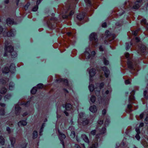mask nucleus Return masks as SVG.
Listing matches in <instances>:
<instances>
[{"mask_svg": "<svg viewBox=\"0 0 148 148\" xmlns=\"http://www.w3.org/2000/svg\"><path fill=\"white\" fill-rule=\"evenodd\" d=\"M38 88H42L43 87V84H39L37 86Z\"/></svg>", "mask_w": 148, "mask_h": 148, "instance_id": "obj_40", "label": "nucleus"}, {"mask_svg": "<svg viewBox=\"0 0 148 148\" xmlns=\"http://www.w3.org/2000/svg\"><path fill=\"white\" fill-rule=\"evenodd\" d=\"M140 134H137L135 136V137L138 140H139L140 139V136L139 135Z\"/></svg>", "mask_w": 148, "mask_h": 148, "instance_id": "obj_45", "label": "nucleus"}, {"mask_svg": "<svg viewBox=\"0 0 148 148\" xmlns=\"http://www.w3.org/2000/svg\"><path fill=\"white\" fill-rule=\"evenodd\" d=\"M84 1L86 3H88L89 4H90L91 2L90 0H84Z\"/></svg>", "mask_w": 148, "mask_h": 148, "instance_id": "obj_59", "label": "nucleus"}, {"mask_svg": "<svg viewBox=\"0 0 148 148\" xmlns=\"http://www.w3.org/2000/svg\"><path fill=\"white\" fill-rule=\"evenodd\" d=\"M37 91V88L36 87H33L31 91V93L33 94H34Z\"/></svg>", "mask_w": 148, "mask_h": 148, "instance_id": "obj_29", "label": "nucleus"}, {"mask_svg": "<svg viewBox=\"0 0 148 148\" xmlns=\"http://www.w3.org/2000/svg\"><path fill=\"white\" fill-rule=\"evenodd\" d=\"M102 131H103V132H101V133H102V134H104V133H105L106 132V129L104 127V128H102Z\"/></svg>", "mask_w": 148, "mask_h": 148, "instance_id": "obj_60", "label": "nucleus"}, {"mask_svg": "<svg viewBox=\"0 0 148 148\" xmlns=\"http://www.w3.org/2000/svg\"><path fill=\"white\" fill-rule=\"evenodd\" d=\"M136 131L137 132V134H140V131L139 129L138 128V127L136 128Z\"/></svg>", "mask_w": 148, "mask_h": 148, "instance_id": "obj_51", "label": "nucleus"}, {"mask_svg": "<svg viewBox=\"0 0 148 148\" xmlns=\"http://www.w3.org/2000/svg\"><path fill=\"white\" fill-rule=\"evenodd\" d=\"M126 50H128L130 48V46L129 45V44L128 43H126Z\"/></svg>", "mask_w": 148, "mask_h": 148, "instance_id": "obj_43", "label": "nucleus"}, {"mask_svg": "<svg viewBox=\"0 0 148 148\" xmlns=\"http://www.w3.org/2000/svg\"><path fill=\"white\" fill-rule=\"evenodd\" d=\"M102 68L104 72L105 75L106 77H108L110 73L109 70L108 69H107L106 67L105 66L103 67Z\"/></svg>", "mask_w": 148, "mask_h": 148, "instance_id": "obj_8", "label": "nucleus"}, {"mask_svg": "<svg viewBox=\"0 0 148 148\" xmlns=\"http://www.w3.org/2000/svg\"><path fill=\"white\" fill-rule=\"evenodd\" d=\"M125 84H130V82L129 80H125Z\"/></svg>", "mask_w": 148, "mask_h": 148, "instance_id": "obj_61", "label": "nucleus"}, {"mask_svg": "<svg viewBox=\"0 0 148 148\" xmlns=\"http://www.w3.org/2000/svg\"><path fill=\"white\" fill-rule=\"evenodd\" d=\"M90 39L92 41L93 44L95 45H96L97 42L98 41L97 36L96 33H92L90 36Z\"/></svg>", "mask_w": 148, "mask_h": 148, "instance_id": "obj_5", "label": "nucleus"}, {"mask_svg": "<svg viewBox=\"0 0 148 148\" xmlns=\"http://www.w3.org/2000/svg\"><path fill=\"white\" fill-rule=\"evenodd\" d=\"M136 64V62L132 60H128L127 65L128 68L130 69L135 70V66Z\"/></svg>", "mask_w": 148, "mask_h": 148, "instance_id": "obj_3", "label": "nucleus"}, {"mask_svg": "<svg viewBox=\"0 0 148 148\" xmlns=\"http://www.w3.org/2000/svg\"><path fill=\"white\" fill-rule=\"evenodd\" d=\"M38 136L37 132L35 131H34L33 133V138H35Z\"/></svg>", "mask_w": 148, "mask_h": 148, "instance_id": "obj_30", "label": "nucleus"}, {"mask_svg": "<svg viewBox=\"0 0 148 148\" xmlns=\"http://www.w3.org/2000/svg\"><path fill=\"white\" fill-rule=\"evenodd\" d=\"M74 13V11L73 10H71L70 13L69 15V16H71L73 15Z\"/></svg>", "mask_w": 148, "mask_h": 148, "instance_id": "obj_53", "label": "nucleus"}, {"mask_svg": "<svg viewBox=\"0 0 148 148\" xmlns=\"http://www.w3.org/2000/svg\"><path fill=\"white\" fill-rule=\"evenodd\" d=\"M96 53L95 51H93L91 53V55L92 56L94 57L96 54Z\"/></svg>", "mask_w": 148, "mask_h": 148, "instance_id": "obj_54", "label": "nucleus"}, {"mask_svg": "<svg viewBox=\"0 0 148 148\" xmlns=\"http://www.w3.org/2000/svg\"><path fill=\"white\" fill-rule=\"evenodd\" d=\"M89 109L90 111L93 113L95 112L97 110V107L95 105L90 106Z\"/></svg>", "mask_w": 148, "mask_h": 148, "instance_id": "obj_11", "label": "nucleus"}, {"mask_svg": "<svg viewBox=\"0 0 148 148\" xmlns=\"http://www.w3.org/2000/svg\"><path fill=\"white\" fill-rule=\"evenodd\" d=\"M144 114L143 113H142L139 116V117L140 119H142L144 116Z\"/></svg>", "mask_w": 148, "mask_h": 148, "instance_id": "obj_58", "label": "nucleus"}, {"mask_svg": "<svg viewBox=\"0 0 148 148\" xmlns=\"http://www.w3.org/2000/svg\"><path fill=\"white\" fill-rule=\"evenodd\" d=\"M59 136L58 137L60 140L61 141V143L64 146V143L63 141L66 137V136L64 134L61 133L59 131H58Z\"/></svg>", "mask_w": 148, "mask_h": 148, "instance_id": "obj_7", "label": "nucleus"}, {"mask_svg": "<svg viewBox=\"0 0 148 148\" xmlns=\"http://www.w3.org/2000/svg\"><path fill=\"white\" fill-rule=\"evenodd\" d=\"M5 143V140L1 136H0V143L2 145H3Z\"/></svg>", "mask_w": 148, "mask_h": 148, "instance_id": "obj_28", "label": "nucleus"}, {"mask_svg": "<svg viewBox=\"0 0 148 148\" xmlns=\"http://www.w3.org/2000/svg\"><path fill=\"white\" fill-rule=\"evenodd\" d=\"M71 136H72L73 137H74L75 136V133L74 131H72L71 133Z\"/></svg>", "mask_w": 148, "mask_h": 148, "instance_id": "obj_57", "label": "nucleus"}, {"mask_svg": "<svg viewBox=\"0 0 148 148\" xmlns=\"http://www.w3.org/2000/svg\"><path fill=\"white\" fill-rule=\"evenodd\" d=\"M145 123L146 124H148V116H146L145 119Z\"/></svg>", "mask_w": 148, "mask_h": 148, "instance_id": "obj_46", "label": "nucleus"}, {"mask_svg": "<svg viewBox=\"0 0 148 148\" xmlns=\"http://www.w3.org/2000/svg\"><path fill=\"white\" fill-rule=\"evenodd\" d=\"M97 143H96L95 144H93L92 146L90 147L89 148H96L97 146Z\"/></svg>", "mask_w": 148, "mask_h": 148, "instance_id": "obj_37", "label": "nucleus"}, {"mask_svg": "<svg viewBox=\"0 0 148 148\" xmlns=\"http://www.w3.org/2000/svg\"><path fill=\"white\" fill-rule=\"evenodd\" d=\"M15 69V66L14 64L12 63L10 66V71L11 72H13Z\"/></svg>", "mask_w": 148, "mask_h": 148, "instance_id": "obj_18", "label": "nucleus"}, {"mask_svg": "<svg viewBox=\"0 0 148 148\" xmlns=\"http://www.w3.org/2000/svg\"><path fill=\"white\" fill-rule=\"evenodd\" d=\"M84 15L83 14H79L77 16V18L79 21H81L83 19Z\"/></svg>", "mask_w": 148, "mask_h": 148, "instance_id": "obj_19", "label": "nucleus"}, {"mask_svg": "<svg viewBox=\"0 0 148 148\" xmlns=\"http://www.w3.org/2000/svg\"><path fill=\"white\" fill-rule=\"evenodd\" d=\"M134 100V97L133 95H130L129 97V103H130L128 105L127 109V112H130L132 111V110L131 109L132 106L131 104L132 101Z\"/></svg>", "mask_w": 148, "mask_h": 148, "instance_id": "obj_4", "label": "nucleus"}, {"mask_svg": "<svg viewBox=\"0 0 148 148\" xmlns=\"http://www.w3.org/2000/svg\"><path fill=\"white\" fill-rule=\"evenodd\" d=\"M27 144L25 143L21 146L18 145L17 148H25L27 146Z\"/></svg>", "mask_w": 148, "mask_h": 148, "instance_id": "obj_31", "label": "nucleus"}, {"mask_svg": "<svg viewBox=\"0 0 148 148\" xmlns=\"http://www.w3.org/2000/svg\"><path fill=\"white\" fill-rule=\"evenodd\" d=\"M10 71L9 68L7 66L5 67L2 69V71L3 73H7Z\"/></svg>", "mask_w": 148, "mask_h": 148, "instance_id": "obj_13", "label": "nucleus"}, {"mask_svg": "<svg viewBox=\"0 0 148 148\" xmlns=\"http://www.w3.org/2000/svg\"><path fill=\"white\" fill-rule=\"evenodd\" d=\"M89 88L90 91H93L94 89L93 85L92 84L90 85L89 86Z\"/></svg>", "mask_w": 148, "mask_h": 148, "instance_id": "obj_35", "label": "nucleus"}, {"mask_svg": "<svg viewBox=\"0 0 148 148\" xmlns=\"http://www.w3.org/2000/svg\"><path fill=\"white\" fill-rule=\"evenodd\" d=\"M125 56L126 58H128L130 56L129 54L128 53H126L125 54Z\"/></svg>", "mask_w": 148, "mask_h": 148, "instance_id": "obj_56", "label": "nucleus"}, {"mask_svg": "<svg viewBox=\"0 0 148 148\" xmlns=\"http://www.w3.org/2000/svg\"><path fill=\"white\" fill-rule=\"evenodd\" d=\"M99 50L100 51H103L104 50V48L102 46L99 47Z\"/></svg>", "mask_w": 148, "mask_h": 148, "instance_id": "obj_50", "label": "nucleus"}, {"mask_svg": "<svg viewBox=\"0 0 148 148\" xmlns=\"http://www.w3.org/2000/svg\"><path fill=\"white\" fill-rule=\"evenodd\" d=\"M142 0H137L135 2L132 8L136 9L138 8L141 5V2Z\"/></svg>", "mask_w": 148, "mask_h": 148, "instance_id": "obj_6", "label": "nucleus"}, {"mask_svg": "<svg viewBox=\"0 0 148 148\" xmlns=\"http://www.w3.org/2000/svg\"><path fill=\"white\" fill-rule=\"evenodd\" d=\"M7 89L4 87L2 88L0 90V93L1 94H4L6 92Z\"/></svg>", "mask_w": 148, "mask_h": 148, "instance_id": "obj_22", "label": "nucleus"}, {"mask_svg": "<svg viewBox=\"0 0 148 148\" xmlns=\"http://www.w3.org/2000/svg\"><path fill=\"white\" fill-rule=\"evenodd\" d=\"M146 20L145 19H144L142 20L141 21V23L142 25H144L146 24Z\"/></svg>", "mask_w": 148, "mask_h": 148, "instance_id": "obj_38", "label": "nucleus"}, {"mask_svg": "<svg viewBox=\"0 0 148 148\" xmlns=\"http://www.w3.org/2000/svg\"><path fill=\"white\" fill-rule=\"evenodd\" d=\"M105 35L106 36V40H105V43H106V42H108V41H110L112 40H114L115 37L114 36V35L113 34H110V32L108 30H107L105 32Z\"/></svg>", "mask_w": 148, "mask_h": 148, "instance_id": "obj_2", "label": "nucleus"}, {"mask_svg": "<svg viewBox=\"0 0 148 148\" xmlns=\"http://www.w3.org/2000/svg\"><path fill=\"white\" fill-rule=\"evenodd\" d=\"M146 47L144 45H142L140 49V51H141L142 53H144L146 50Z\"/></svg>", "mask_w": 148, "mask_h": 148, "instance_id": "obj_24", "label": "nucleus"}, {"mask_svg": "<svg viewBox=\"0 0 148 148\" xmlns=\"http://www.w3.org/2000/svg\"><path fill=\"white\" fill-rule=\"evenodd\" d=\"M69 15H63L62 16V17L64 18H69Z\"/></svg>", "mask_w": 148, "mask_h": 148, "instance_id": "obj_55", "label": "nucleus"}, {"mask_svg": "<svg viewBox=\"0 0 148 148\" xmlns=\"http://www.w3.org/2000/svg\"><path fill=\"white\" fill-rule=\"evenodd\" d=\"M3 31V28L0 25V34Z\"/></svg>", "mask_w": 148, "mask_h": 148, "instance_id": "obj_63", "label": "nucleus"}, {"mask_svg": "<svg viewBox=\"0 0 148 148\" xmlns=\"http://www.w3.org/2000/svg\"><path fill=\"white\" fill-rule=\"evenodd\" d=\"M95 70L94 69H91L89 72L90 75L92 77L95 74Z\"/></svg>", "mask_w": 148, "mask_h": 148, "instance_id": "obj_16", "label": "nucleus"}, {"mask_svg": "<svg viewBox=\"0 0 148 148\" xmlns=\"http://www.w3.org/2000/svg\"><path fill=\"white\" fill-rule=\"evenodd\" d=\"M14 87V84L13 82H10L9 85V89L10 90H12L13 89Z\"/></svg>", "mask_w": 148, "mask_h": 148, "instance_id": "obj_26", "label": "nucleus"}, {"mask_svg": "<svg viewBox=\"0 0 148 148\" xmlns=\"http://www.w3.org/2000/svg\"><path fill=\"white\" fill-rule=\"evenodd\" d=\"M5 50L4 56H6L8 53H10L12 57H14L16 56V53L14 51L13 47L12 46L9 45L7 47L5 46Z\"/></svg>", "mask_w": 148, "mask_h": 148, "instance_id": "obj_1", "label": "nucleus"}, {"mask_svg": "<svg viewBox=\"0 0 148 148\" xmlns=\"http://www.w3.org/2000/svg\"><path fill=\"white\" fill-rule=\"evenodd\" d=\"M5 114L4 109L3 108L1 109L0 110V115H4Z\"/></svg>", "mask_w": 148, "mask_h": 148, "instance_id": "obj_34", "label": "nucleus"}, {"mask_svg": "<svg viewBox=\"0 0 148 148\" xmlns=\"http://www.w3.org/2000/svg\"><path fill=\"white\" fill-rule=\"evenodd\" d=\"M89 122V120L86 119H84L82 121V124L84 125H87Z\"/></svg>", "mask_w": 148, "mask_h": 148, "instance_id": "obj_25", "label": "nucleus"}, {"mask_svg": "<svg viewBox=\"0 0 148 148\" xmlns=\"http://www.w3.org/2000/svg\"><path fill=\"white\" fill-rule=\"evenodd\" d=\"M10 140L11 142V144L13 146L15 142V139L14 138L12 137H10Z\"/></svg>", "mask_w": 148, "mask_h": 148, "instance_id": "obj_23", "label": "nucleus"}, {"mask_svg": "<svg viewBox=\"0 0 148 148\" xmlns=\"http://www.w3.org/2000/svg\"><path fill=\"white\" fill-rule=\"evenodd\" d=\"M6 130L8 131L9 134H10L11 133V129L9 127H7L6 128Z\"/></svg>", "mask_w": 148, "mask_h": 148, "instance_id": "obj_44", "label": "nucleus"}, {"mask_svg": "<svg viewBox=\"0 0 148 148\" xmlns=\"http://www.w3.org/2000/svg\"><path fill=\"white\" fill-rule=\"evenodd\" d=\"M96 130H93L91 132L90 134L92 135H95L96 134Z\"/></svg>", "mask_w": 148, "mask_h": 148, "instance_id": "obj_39", "label": "nucleus"}, {"mask_svg": "<svg viewBox=\"0 0 148 148\" xmlns=\"http://www.w3.org/2000/svg\"><path fill=\"white\" fill-rule=\"evenodd\" d=\"M11 97V95L10 94H8L5 96V99H10Z\"/></svg>", "mask_w": 148, "mask_h": 148, "instance_id": "obj_36", "label": "nucleus"}, {"mask_svg": "<svg viewBox=\"0 0 148 148\" xmlns=\"http://www.w3.org/2000/svg\"><path fill=\"white\" fill-rule=\"evenodd\" d=\"M9 79L8 78H5L1 80V82L4 85H6V84L8 82Z\"/></svg>", "mask_w": 148, "mask_h": 148, "instance_id": "obj_17", "label": "nucleus"}, {"mask_svg": "<svg viewBox=\"0 0 148 148\" xmlns=\"http://www.w3.org/2000/svg\"><path fill=\"white\" fill-rule=\"evenodd\" d=\"M38 8V6H36L32 9V11L35 12L37 10Z\"/></svg>", "mask_w": 148, "mask_h": 148, "instance_id": "obj_47", "label": "nucleus"}, {"mask_svg": "<svg viewBox=\"0 0 148 148\" xmlns=\"http://www.w3.org/2000/svg\"><path fill=\"white\" fill-rule=\"evenodd\" d=\"M21 108L19 105H16L15 107V114L16 115H19L20 113Z\"/></svg>", "mask_w": 148, "mask_h": 148, "instance_id": "obj_9", "label": "nucleus"}, {"mask_svg": "<svg viewBox=\"0 0 148 148\" xmlns=\"http://www.w3.org/2000/svg\"><path fill=\"white\" fill-rule=\"evenodd\" d=\"M57 81L59 82H63L65 85H68V81L66 79L60 78L58 79Z\"/></svg>", "mask_w": 148, "mask_h": 148, "instance_id": "obj_12", "label": "nucleus"}, {"mask_svg": "<svg viewBox=\"0 0 148 148\" xmlns=\"http://www.w3.org/2000/svg\"><path fill=\"white\" fill-rule=\"evenodd\" d=\"M144 126V123H141L139 125V127H142Z\"/></svg>", "mask_w": 148, "mask_h": 148, "instance_id": "obj_64", "label": "nucleus"}, {"mask_svg": "<svg viewBox=\"0 0 148 148\" xmlns=\"http://www.w3.org/2000/svg\"><path fill=\"white\" fill-rule=\"evenodd\" d=\"M103 120H99L98 123L99 124L101 125L103 123Z\"/></svg>", "mask_w": 148, "mask_h": 148, "instance_id": "obj_49", "label": "nucleus"}, {"mask_svg": "<svg viewBox=\"0 0 148 148\" xmlns=\"http://www.w3.org/2000/svg\"><path fill=\"white\" fill-rule=\"evenodd\" d=\"M81 137L85 142L87 143H89V140L88 137L85 134H82Z\"/></svg>", "mask_w": 148, "mask_h": 148, "instance_id": "obj_10", "label": "nucleus"}, {"mask_svg": "<svg viewBox=\"0 0 148 148\" xmlns=\"http://www.w3.org/2000/svg\"><path fill=\"white\" fill-rule=\"evenodd\" d=\"M138 32V30H136L135 31L132 32V34H133L135 36H136Z\"/></svg>", "mask_w": 148, "mask_h": 148, "instance_id": "obj_42", "label": "nucleus"}, {"mask_svg": "<svg viewBox=\"0 0 148 148\" xmlns=\"http://www.w3.org/2000/svg\"><path fill=\"white\" fill-rule=\"evenodd\" d=\"M27 123L25 121L22 120L18 123V125L20 126L21 125L25 126L27 125Z\"/></svg>", "mask_w": 148, "mask_h": 148, "instance_id": "obj_15", "label": "nucleus"}, {"mask_svg": "<svg viewBox=\"0 0 148 148\" xmlns=\"http://www.w3.org/2000/svg\"><path fill=\"white\" fill-rule=\"evenodd\" d=\"M107 24L106 22L103 23L102 24V26L103 27H106Z\"/></svg>", "mask_w": 148, "mask_h": 148, "instance_id": "obj_52", "label": "nucleus"}, {"mask_svg": "<svg viewBox=\"0 0 148 148\" xmlns=\"http://www.w3.org/2000/svg\"><path fill=\"white\" fill-rule=\"evenodd\" d=\"M103 63L106 65L108 64L109 62L108 60H107L105 58H103Z\"/></svg>", "mask_w": 148, "mask_h": 148, "instance_id": "obj_32", "label": "nucleus"}, {"mask_svg": "<svg viewBox=\"0 0 148 148\" xmlns=\"http://www.w3.org/2000/svg\"><path fill=\"white\" fill-rule=\"evenodd\" d=\"M66 109L67 110H70L72 108V105L70 103H66Z\"/></svg>", "mask_w": 148, "mask_h": 148, "instance_id": "obj_21", "label": "nucleus"}, {"mask_svg": "<svg viewBox=\"0 0 148 148\" xmlns=\"http://www.w3.org/2000/svg\"><path fill=\"white\" fill-rule=\"evenodd\" d=\"M95 99V97L94 96H92L90 99V100L92 103H94Z\"/></svg>", "mask_w": 148, "mask_h": 148, "instance_id": "obj_33", "label": "nucleus"}, {"mask_svg": "<svg viewBox=\"0 0 148 148\" xmlns=\"http://www.w3.org/2000/svg\"><path fill=\"white\" fill-rule=\"evenodd\" d=\"M104 85V84L103 83V82H101L100 84L99 87L100 89H101L103 87Z\"/></svg>", "mask_w": 148, "mask_h": 148, "instance_id": "obj_41", "label": "nucleus"}, {"mask_svg": "<svg viewBox=\"0 0 148 148\" xmlns=\"http://www.w3.org/2000/svg\"><path fill=\"white\" fill-rule=\"evenodd\" d=\"M14 23V20L13 19L10 18H8L7 20V23L8 25H12Z\"/></svg>", "mask_w": 148, "mask_h": 148, "instance_id": "obj_14", "label": "nucleus"}, {"mask_svg": "<svg viewBox=\"0 0 148 148\" xmlns=\"http://www.w3.org/2000/svg\"><path fill=\"white\" fill-rule=\"evenodd\" d=\"M107 110L106 109H103L102 111V114L103 115H104L106 114Z\"/></svg>", "mask_w": 148, "mask_h": 148, "instance_id": "obj_48", "label": "nucleus"}, {"mask_svg": "<svg viewBox=\"0 0 148 148\" xmlns=\"http://www.w3.org/2000/svg\"><path fill=\"white\" fill-rule=\"evenodd\" d=\"M135 40H136V41L137 42H139L140 41L139 38L138 37H136Z\"/></svg>", "mask_w": 148, "mask_h": 148, "instance_id": "obj_62", "label": "nucleus"}, {"mask_svg": "<svg viewBox=\"0 0 148 148\" xmlns=\"http://www.w3.org/2000/svg\"><path fill=\"white\" fill-rule=\"evenodd\" d=\"M7 34L8 36H14V31L11 29L7 33Z\"/></svg>", "mask_w": 148, "mask_h": 148, "instance_id": "obj_20", "label": "nucleus"}, {"mask_svg": "<svg viewBox=\"0 0 148 148\" xmlns=\"http://www.w3.org/2000/svg\"><path fill=\"white\" fill-rule=\"evenodd\" d=\"M84 55H85V57L86 58L89 59L91 56L90 54L87 51H86L84 52Z\"/></svg>", "mask_w": 148, "mask_h": 148, "instance_id": "obj_27", "label": "nucleus"}]
</instances>
